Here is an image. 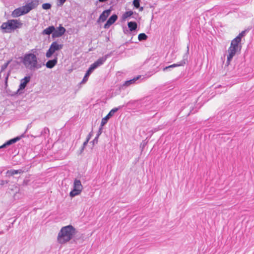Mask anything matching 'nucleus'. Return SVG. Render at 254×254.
Segmentation results:
<instances>
[{
    "label": "nucleus",
    "mask_w": 254,
    "mask_h": 254,
    "mask_svg": "<svg viewBox=\"0 0 254 254\" xmlns=\"http://www.w3.org/2000/svg\"><path fill=\"white\" fill-rule=\"evenodd\" d=\"M133 14L138 17V13L135 11L133 12L132 10L126 11L123 14L122 20L125 21L128 17L131 16Z\"/></svg>",
    "instance_id": "nucleus-17"
},
{
    "label": "nucleus",
    "mask_w": 254,
    "mask_h": 254,
    "mask_svg": "<svg viewBox=\"0 0 254 254\" xmlns=\"http://www.w3.org/2000/svg\"><path fill=\"white\" fill-rule=\"evenodd\" d=\"M10 71H9V72L7 73L6 76L5 78V83L6 84H7V80H8V76L10 74Z\"/></svg>",
    "instance_id": "nucleus-43"
},
{
    "label": "nucleus",
    "mask_w": 254,
    "mask_h": 254,
    "mask_svg": "<svg viewBox=\"0 0 254 254\" xmlns=\"http://www.w3.org/2000/svg\"><path fill=\"white\" fill-rule=\"evenodd\" d=\"M151 99L149 97H146L140 100H130L125 106L127 107L128 109L144 113L151 105Z\"/></svg>",
    "instance_id": "nucleus-3"
},
{
    "label": "nucleus",
    "mask_w": 254,
    "mask_h": 254,
    "mask_svg": "<svg viewBox=\"0 0 254 254\" xmlns=\"http://www.w3.org/2000/svg\"><path fill=\"white\" fill-rule=\"evenodd\" d=\"M35 50H36L35 49H32V50H31V51L34 52Z\"/></svg>",
    "instance_id": "nucleus-53"
},
{
    "label": "nucleus",
    "mask_w": 254,
    "mask_h": 254,
    "mask_svg": "<svg viewBox=\"0 0 254 254\" xmlns=\"http://www.w3.org/2000/svg\"><path fill=\"white\" fill-rule=\"evenodd\" d=\"M8 182V181L1 180L0 185L3 186L4 184H7Z\"/></svg>",
    "instance_id": "nucleus-42"
},
{
    "label": "nucleus",
    "mask_w": 254,
    "mask_h": 254,
    "mask_svg": "<svg viewBox=\"0 0 254 254\" xmlns=\"http://www.w3.org/2000/svg\"><path fill=\"white\" fill-rule=\"evenodd\" d=\"M85 148H83V147H81V149L80 150V154H81L83 150H84Z\"/></svg>",
    "instance_id": "nucleus-50"
},
{
    "label": "nucleus",
    "mask_w": 254,
    "mask_h": 254,
    "mask_svg": "<svg viewBox=\"0 0 254 254\" xmlns=\"http://www.w3.org/2000/svg\"><path fill=\"white\" fill-rule=\"evenodd\" d=\"M54 30H55V26L53 25L49 26L44 30L42 31L41 32V34L42 35H50V34H52L54 32Z\"/></svg>",
    "instance_id": "nucleus-18"
},
{
    "label": "nucleus",
    "mask_w": 254,
    "mask_h": 254,
    "mask_svg": "<svg viewBox=\"0 0 254 254\" xmlns=\"http://www.w3.org/2000/svg\"><path fill=\"white\" fill-rule=\"evenodd\" d=\"M134 15V16H132V18H133L134 19H136V20H137V19L140 20V19H141V17H139V16H138H138H137L136 15Z\"/></svg>",
    "instance_id": "nucleus-47"
},
{
    "label": "nucleus",
    "mask_w": 254,
    "mask_h": 254,
    "mask_svg": "<svg viewBox=\"0 0 254 254\" xmlns=\"http://www.w3.org/2000/svg\"><path fill=\"white\" fill-rule=\"evenodd\" d=\"M190 112L187 115V117H188L190 114H194L195 113L197 112V111L196 110H195L194 111H193L194 108L193 107H192V106L190 107Z\"/></svg>",
    "instance_id": "nucleus-35"
},
{
    "label": "nucleus",
    "mask_w": 254,
    "mask_h": 254,
    "mask_svg": "<svg viewBox=\"0 0 254 254\" xmlns=\"http://www.w3.org/2000/svg\"><path fill=\"white\" fill-rule=\"evenodd\" d=\"M129 30H128L126 27L125 28H124V29H123V31H124V33L125 34H130V33L129 32Z\"/></svg>",
    "instance_id": "nucleus-44"
},
{
    "label": "nucleus",
    "mask_w": 254,
    "mask_h": 254,
    "mask_svg": "<svg viewBox=\"0 0 254 254\" xmlns=\"http://www.w3.org/2000/svg\"><path fill=\"white\" fill-rule=\"evenodd\" d=\"M76 233V229L71 225L63 227L58 233L57 242L64 245L71 241V244H75L77 239L73 238Z\"/></svg>",
    "instance_id": "nucleus-1"
},
{
    "label": "nucleus",
    "mask_w": 254,
    "mask_h": 254,
    "mask_svg": "<svg viewBox=\"0 0 254 254\" xmlns=\"http://www.w3.org/2000/svg\"><path fill=\"white\" fill-rule=\"evenodd\" d=\"M234 56V55H233L231 53H229V54L227 55L226 65L228 66L230 64V62L232 60Z\"/></svg>",
    "instance_id": "nucleus-28"
},
{
    "label": "nucleus",
    "mask_w": 254,
    "mask_h": 254,
    "mask_svg": "<svg viewBox=\"0 0 254 254\" xmlns=\"http://www.w3.org/2000/svg\"><path fill=\"white\" fill-rule=\"evenodd\" d=\"M7 146L5 145V143H3L2 145L0 146V150H1V149H4Z\"/></svg>",
    "instance_id": "nucleus-46"
},
{
    "label": "nucleus",
    "mask_w": 254,
    "mask_h": 254,
    "mask_svg": "<svg viewBox=\"0 0 254 254\" xmlns=\"http://www.w3.org/2000/svg\"><path fill=\"white\" fill-rule=\"evenodd\" d=\"M64 45L59 44L58 41H54L52 43L50 46L49 49L46 53V56L47 58H50L57 52L60 51L63 48Z\"/></svg>",
    "instance_id": "nucleus-7"
},
{
    "label": "nucleus",
    "mask_w": 254,
    "mask_h": 254,
    "mask_svg": "<svg viewBox=\"0 0 254 254\" xmlns=\"http://www.w3.org/2000/svg\"><path fill=\"white\" fill-rule=\"evenodd\" d=\"M21 63V61L20 62L17 61H14L12 63L10 64V66L12 69L15 67V66L17 65H20Z\"/></svg>",
    "instance_id": "nucleus-31"
},
{
    "label": "nucleus",
    "mask_w": 254,
    "mask_h": 254,
    "mask_svg": "<svg viewBox=\"0 0 254 254\" xmlns=\"http://www.w3.org/2000/svg\"><path fill=\"white\" fill-rule=\"evenodd\" d=\"M189 53V46L187 47V51L186 54L183 56V60L180 62H178L177 64H174L172 65H169L168 66H166L163 68V71H165L168 69H170L171 68H174L180 66H184L185 64H188V55Z\"/></svg>",
    "instance_id": "nucleus-8"
},
{
    "label": "nucleus",
    "mask_w": 254,
    "mask_h": 254,
    "mask_svg": "<svg viewBox=\"0 0 254 254\" xmlns=\"http://www.w3.org/2000/svg\"><path fill=\"white\" fill-rule=\"evenodd\" d=\"M104 126H102V123H101V124H100V127H99V130L97 132V133L96 134V136H97V137H99V136L101 134V133H102L103 132V127Z\"/></svg>",
    "instance_id": "nucleus-34"
},
{
    "label": "nucleus",
    "mask_w": 254,
    "mask_h": 254,
    "mask_svg": "<svg viewBox=\"0 0 254 254\" xmlns=\"http://www.w3.org/2000/svg\"><path fill=\"white\" fill-rule=\"evenodd\" d=\"M23 172V171L21 169L19 170H7L6 172V175L8 177L13 176L15 174H21Z\"/></svg>",
    "instance_id": "nucleus-23"
},
{
    "label": "nucleus",
    "mask_w": 254,
    "mask_h": 254,
    "mask_svg": "<svg viewBox=\"0 0 254 254\" xmlns=\"http://www.w3.org/2000/svg\"><path fill=\"white\" fill-rule=\"evenodd\" d=\"M58 54L56 53L54 55V58L52 60H48L45 65L48 68H53L58 63Z\"/></svg>",
    "instance_id": "nucleus-15"
},
{
    "label": "nucleus",
    "mask_w": 254,
    "mask_h": 254,
    "mask_svg": "<svg viewBox=\"0 0 254 254\" xmlns=\"http://www.w3.org/2000/svg\"><path fill=\"white\" fill-rule=\"evenodd\" d=\"M147 38L148 36L144 33H140L138 36V39L139 41H145Z\"/></svg>",
    "instance_id": "nucleus-27"
},
{
    "label": "nucleus",
    "mask_w": 254,
    "mask_h": 254,
    "mask_svg": "<svg viewBox=\"0 0 254 254\" xmlns=\"http://www.w3.org/2000/svg\"><path fill=\"white\" fill-rule=\"evenodd\" d=\"M247 31V30L242 31L236 38L242 41V38L245 36Z\"/></svg>",
    "instance_id": "nucleus-29"
},
{
    "label": "nucleus",
    "mask_w": 254,
    "mask_h": 254,
    "mask_svg": "<svg viewBox=\"0 0 254 254\" xmlns=\"http://www.w3.org/2000/svg\"><path fill=\"white\" fill-rule=\"evenodd\" d=\"M147 142L145 141V140H143L142 142L140 144V148H141V151H142L143 148L147 144Z\"/></svg>",
    "instance_id": "nucleus-36"
},
{
    "label": "nucleus",
    "mask_w": 254,
    "mask_h": 254,
    "mask_svg": "<svg viewBox=\"0 0 254 254\" xmlns=\"http://www.w3.org/2000/svg\"><path fill=\"white\" fill-rule=\"evenodd\" d=\"M118 3V0H111L110 1V4L112 5V7L114 5H116Z\"/></svg>",
    "instance_id": "nucleus-38"
},
{
    "label": "nucleus",
    "mask_w": 254,
    "mask_h": 254,
    "mask_svg": "<svg viewBox=\"0 0 254 254\" xmlns=\"http://www.w3.org/2000/svg\"><path fill=\"white\" fill-rule=\"evenodd\" d=\"M22 23L16 19L8 20L7 22H3L0 29L2 33H10L22 25Z\"/></svg>",
    "instance_id": "nucleus-4"
},
{
    "label": "nucleus",
    "mask_w": 254,
    "mask_h": 254,
    "mask_svg": "<svg viewBox=\"0 0 254 254\" xmlns=\"http://www.w3.org/2000/svg\"><path fill=\"white\" fill-rule=\"evenodd\" d=\"M141 77V75H138L133 78L127 80L125 82V83L121 86V87L123 88L124 87H127L129 86L130 85L133 84L136 81H137L138 79H139Z\"/></svg>",
    "instance_id": "nucleus-20"
},
{
    "label": "nucleus",
    "mask_w": 254,
    "mask_h": 254,
    "mask_svg": "<svg viewBox=\"0 0 254 254\" xmlns=\"http://www.w3.org/2000/svg\"><path fill=\"white\" fill-rule=\"evenodd\" d=\"M111 55V53L109 54H107L104 56L100 58L96 61H95L93 64H92L90 66L93 68L94 70L98 66L104 64V63L106 61L107 59Z\"/></svg>",
    "instance_id": "nucleus-13"
},
{
    "label": "nucleus",
    "mask_w": 254,
    "mask_h": 254,
    "mask_svg": "<svg viewBox=\"0 0 254 254\" xmlns=\"http://www.w3.org/2000/svg\"><path fill=\"white\" fill-rule=\"evenodd\" d=\"M81 191L78 189H76L74 188L69 192V196L71 197H73L76 195H79L81 193Z\"/></svg>",
    "instance_id": "nucleus-26"
},
{
    "label": "nucleus",
    "mask_w": 254,
    "mask_h": 254,
    "mask_svg": "<svg viewBox=\"0 0 254 254\" xmlns=\"http://www.w3.org/2000/svg\"><path fill=\"white\" fill-rule=\"evenodd\" d=\"M94 71V69L93 68H92L90 66L86 71L83 78L82 79V81L80 82V84H84L85 82H87V81L88 79L89 76L92 73V72Z\"/></svg>",
    "instance_id": "nucleus-19"
},
{
    "label": "nucleus",
    "mask_w": 254,
    "mask_h": 254,
    "mask_svg": "<svg viewBox=\"0 0 254 254\" xmlns=\"http://www.w3.org/2000/svg\"><path fill=\"white\" fill-rule=\"evenodd\" d=\"M127 26L129 31L133 32L137 28V24L135 21H129L127 22Z\"/></svg>",
    "instance_id": "nucleus-21"
},
{
    "label": "nucleus",
    "mask_w": 254,
    "mask_h": 254,
    "mask_svg": "<svg viewBox=\"0 0 254 254\" xmlns=\"http://www.w3.org/2000/svg\"><path fill=\"white\" fill-rule=\"evenodd\" d=\"M140 0H133L132 4L135 8H138L140 6Z\"/></svg>",
    "instance_id": "nucleus-32"
},
{
    "label": "nucleus",
    "mask_w": 254,
    "mask_h": 254,
    "mask_svg": "<svg viewBox=\"0 0 254 254\" xmlns=\"http://www.w3.org/2000/svg\"><path fill=\"white\" fill-rule=\"evenodd\" d=\"M73 188L76 189H78L81 191L83 189V187L81 184V181L79 180L75 179L73 183Z\"/></svg>",
    "instance_id": "nucleus-25"
},
{
    "label": "nucleus",
    "mask_w": 254,
    "mask_h": 254,
    "mask_svg": "<svg viewBox=\"0 0 254 254\" xmlns=\"http://www.w3.org/2000/svg\"><path fill=\"white\" fill-rule=\"evenodd\" d=\"M4 154V150H0V156H2Z\"/></svg>",
    "instance_id": "nucleus-48"
},
{
    "label": "nucleus",
    "mask_w": 254,
    "mask_h": 254,
    "mask_svg": "<svg viewBox=\"0 0 254 254\" xmlns=\"http://www.w3.org/2000/svg\"><path fill=\"white\" fill-rule=\"evenodd\" d=\"M22 15L24 14L20 7L15 9L11 13L13 17H17Z\"/></svg>",
    "instance_id": "nucleus-22"
},
{
    "label": "nucleus",
    "mask_w": 254,
    "mask_h": 254,
    "mask_svg": "<svg viewBox=\"0 0 254 254\" xmlns=\"http://www.w3.org/2000/svg\"><path fill=\"white\" fill-rule=\"evenodd\" d=\"M138 8L139 9V11H142L143 10V7H142V6L140 7L139 6V7Z\"/></svg>",
    "instance_id": "nucleus-51"
},
{
    "label": "nucleus",
    "mask_w": 254,
    "mask_h": 254,
    "mask_svg": "<svg viewBox=\"0 0 254 254\" xmlns=\"http://www.w3.org/2000/svg\"><path fill=\"white\" fill-rule=\"evenodd\" d=\"M132 37H131V39L129 40H128V41H127L126 42L124 43L122 46L127 45V44H128L129 43H134V42H133L132 41Z\"/></svg>",
    "instance_id": "nucleus-41"
},
{
    "label": "nucleus",
    "mask_w": 254,
    "mask_h": 254,
    "mask_svg": "<svg viewBox=\"0 0 254 254\" xmlns=\"http://www.w3.org/2000/svg\"><path fill=\"white\" fill-rule=\"evenodd\" d=\"M108 0H98V1H97L96 2V3H97V2L99 1V2H106Z\"/></svg>",
    "instance_id": "nucleus-49"
},
{
    "label": "nucleus",
    "mask_w": 254,
    "mask_h": 254,
    "mask_svg": "<svg viewBox=\"0 0 254 254\" xmlns=\"http://www.w3.org/2000/svg\"><path fill=\"white\" fill-rule=\"evenodd\" d=\"M125 107V105L122 106H119L118 108H115L112 109L109 113L104 118L102 119L101 123L102 126H105L108 122L110 118H111L114 114L116 113L120 109Z\"/></svg>",
    "instance_id": "nucleus-10"
},
{
    "label": "nucleus",
    "mask_w": 254,
    "mask_h": 254,
    "mask_svg": "<svg viewBox=\"0 0 254 254\" xmlns=\"http://www.w3.org/2000/svg\"><path fill=\"white\" fill-rule=\"evenodd\" d=\"M39 4L38 0L31 1L24 6L20 7L24 14L28 13L30 10L36 8Z\"/></svg>",
    "instance_id": "nucleus-9"
},
{
    "label": "nucleus",
    "mask_w": 254,
    "mask_h": 254,
    "mask_svg": "<svg viewBox=\"0 0 254 254\" xmlns=\"http://www.w3.org/2000/svg\"><path fill=\"white\" fill-rule=\"evenodd\" d=\"M18 59L21 60V62L27 68L32 71L40 68L45 65L44 63L38 62V59L34 53H26L24 56L19 57Z\"/></svg>",
    "instance_id": "nucleus-2"
},
{
    "label": "nucleus",
    "mask_w": 254,
    "mask_h": 254,
    "mask_svg": "<svg viewBox=\"0 0 254 254\" xmlns=\"http://www.w3.org/2000/svg\"><path fill=\"white\" fill-rule=\"evenodd\" d=\"M66 0H58L59 3H58V6H62Z\"/></svg>",
    "instance_id": "nucleus-40"
},
{
    "label": "nucleus",
    "mask_w": 254,
    "mask_h": 254,
    "mask_svg": "<svg viewBox=\"0 0 254 254\" xmlns=\"http://www.w3.org/2000/svg\"><path fill=\"white\" fill-rule=\"evenodd\" d=\"M49 133H50L49 129L48 127H45L40 132V133L39 135H37L36 136H33V135H32V136H34V138H36L37 137H40V136H44L45 137L47 135H49Z\"/></svg>",
    "instance_id": "nucleus-24"
},
{
    "label": "nucleus",
    "mask_w": 254,
    "mask_h": 254,
    "mask_svg": "<svg viewBox=\"0 0 254 254\" xmlns=\"http://www.w3.org/2000/svg\"><path fill=\"white\" fill-rule=\"evenodd\" d=\"M27 129L26 130L25 132L23 133V134H22L21 135L17 136L15 137H14L13 138H11L7 141H6L4 143L5 145L7 147L8 146H10V145L16 143V142L18 141L19 140H20L21 138L24 137L25 136V133L26 131H27Z\"/></svg>",
    "instance_id": "nucleus-16"
},
{
    "label": "nucleus",
    "mask_w": 254,
    "mask_h": 254,
    "mask_svg": "<svg viewBox=\"0 0 254 254\" xmlns=\"http://www.w3.org/2000/svg\"><path fill=\"white\" fill-rule=\"evenodd\" d=\"M118 19V15L116 14L112 15L104 25L105 29H108L112 24H113Z\"/></svg>",
    "instance_id": "nucleus-14"
},
{
    "label": "nucleus",
    "mask_w": 254,
    "mask_h": 254,
    "mask_svg": "<svg viewBox=\"0 0 254 254\" xmlns=\"http://www.w3.org/2000/svg\"><path fill=\"white\" fill-rule=\"evenodd\" d=\"M30 78L31 77L30 76H26L22 78L20 80L19 88L16 90V91L11 93L10 95L11 96L14 97L22 95L24 93L23 90L26 87L27 84L30 82Z\"/></svg>",
    "instance_id": "nucleus-6"
},
{
    "label": "nucleus",
    "mask_w": 254,
    "mask_h": 254,
    "mask_svg": "<svg viewBox=\"0 0 254 254\" xmlns=\"http://www.w3.org/2000/svg\"><path fill=\"white\" fill-rule=\"evenodd\" d=\"M158 130V129L157 128H154L152 131L153 132H156Z\"/></svg>",
    "instance_id": "nucleus-52"
},
{
    "label": "nucleus",
    "mask_w": 254,
    "mask_h": 254,
    "mask_svg": "<svg viewBox=\"0 0 254 254\" xmlns=\"http://www.w3.org/2000/svg\"><path fill=\"white\" fill-rule=\"evenodd\" d=\"M242 45L241 41L235 38L231 42L230 47L228 48V53L235 55L241 53Z\"/></svg>",
    "instance_id": "nucleus-5"
},
{
    "label": "nucleus",
    "mask_w": 254,
    "mask_h": 254,
    "mask_svg": "<svg viewBox=\"0 0 254 254\" xmlns=\"http://www.w3.org/2000/svg\"><path fill=\"white\" fill-rule=\"evenodd\" d=\"M11 60L8 61L6 63H4L1 65L0 72L3 71L7 67Z\"/></svg>",
    "instance_id": "nucleus-30"
},
{
    "label": "nucleus",
    "mask_w": 254,
    "mask_h": 254,
    "mask_svg": "<svg viewBox=\"0 0 254 254\" xmlns=\"http://www.w3.org/2000/svg\"><path fill=\"white\" fill-rule=\"evenodd\" d=\"M88 141L86 140L83 143V145L82 147H83V148H85V147L86 146V145H87L88 143Z\"/></svg>",
    "instance_id": "nucleus-45"
},
{
    "label": "nucleus",
    "mask_w": 254,
    "mask_h": 254,
    "mask_svg": "<svg viewBox=\"0 0 254 254\" xmlns=\"http://www.w3.org/2000/svg\"><path fill=\"white\" fill-rule=\"evenodd\" d=\"M98 138L99 137H97V136H96L95 138L92 141H91L90 143H92L93 145H94L95 144H97L98 142Z\"/></svg>",
    "instance_id": "nucleus-37"
},
{
    "label": "nucleus",
    "mask_w": 254,
    "mask_h": 254,
    "mask_svg": "<svg viewBox=\"0 0 254 254\" xmlns=\"http://www.w3.org/2000/svg\"><path fill=\"white\" fill-rule=\"evenodd\" d=\"M1 72L0 71V79L1 78Z\"/></svg>",
    "instance_id": "nucleus-54"
},
{
    "label": "nucleus",
    "mask_w": 254,
    "mask_h": 254,
    "mask_svg": "<svg viewBox=\"0 0 254 254\" xmlns=\"http://www.w3.org/2000/svg\"><path fill=\"white\" fill-rule=\"evenodd\" d=\"M93 135V131L92 130L89 134L86 137V140H88V141H89V140L90 139V138H91V137Z\"/></svg>",
    "instance_id": "nucleus-39"
},
{
    "label": "nucleus",
    "mask_w": 254,
    "mask_h": 254,
    "mask_svg": "<svg viewBox=\"0 0 254 254\" xmlns=\"http://www.w3.org/2000/svg\"><path fill=\"white\" fill-rule=\"evenodd\" d=\"M51 4L50 3H45L42 5V8L45 10L49 9L51 8Z\"/></svg>",
    "instance_id": "nucleus-33"
},
{
    "label": "nucleus",
    "mask_w": 254,
    "mask_h": 254,
    "mask_svg": "<svg viewBox=\"0 0 254 254\" xmlns=\"http://www.w3.org/2000/svg\"><path fill=\"white\" fill-rule=\"evenodd\" d=\"M112 9V6H110V7L109 9L104 10L102 12V13L100 15L99 17L97 20V23L99 24L101 22H103L105 21L108 17L110 14Z\"/></svg>",
    "instance_id": "nucleus-11"
},
{
    "label": "nucleus",
    "mask_w": 254,
    "mask_h": 254,
    "mask_svg": "<svg viewBox=\"0 0 254 254\" xmlns=\"http://www.w3.org/2000/svg\"><path fill=\"white\" fill-rule=\"evenodd\" d=\"M52 35V38H59L62 36L65 33L66 29L64 27L62 26V24H60L58 27L55 28V30Z\"/></svg>",
    "instance_id": "nucleus-12"
}]
</instances>
